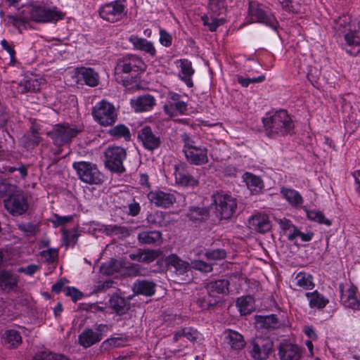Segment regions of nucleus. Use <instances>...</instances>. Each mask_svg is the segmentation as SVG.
I'll return each mask as SVG.
<instances>
[{"instance_id":"9d476101","label":"nucleus","mask_w":360,"mask_h":360,"mask_svg":"<svg viewBox=\"0 0 360 360\" xmlns=\"http://www.w3.org/2000/svg\"><path fill=\"white\" fill-rule=\"evenodd\" d=\"M94 119L102 126H110L117 119V113L114 106L105 101H101L93 110Z\"/></svg>"},{"instance_id":"c85d7f7f","label":"nucleus","mask_w":360,"mask_h":360,"mask_svg":"<svg viewBox=\"0 0 360 360\" xmlns=\"http://www.w3.org/2000/svg\"><path fill=\"white\" fill-rule=\"evenodd\" d=\"M78 340L83 347L88 348L100 342L101 335L92 329L86 328L79 335Z\"/></svg>"},{"instance_id":"c03bdc74","label":"nucleus","mask_w":360,"mask_h":360,"mask_svg":"<svg viewBox=\"0 0 360 360\" xmlns=\"http://www.w3.org/2000/svg\"><path fill=\"white\" fill-rule=\"evenodd\" d=\"M217 17L218 16H214L212 15H210V17H209L208 15H204L201 17V20L203 25L207 26L210 32H214L219 26L224 25L225 22L224 18H217Z\"/></svg>"},{"instance_id":"6e6552de","label":"nucleus","mask_w":360,"mask_h":360,"mask_svg":"<svg viewBox=\"0 0 360 360\" xmlns=\"http://www.w3.org/2000/svg\"><path fill=\"white\" fill-rule=\"evenodd\" d=\"M27 12L30 19L37 22H51L62 18L60 12L56 7L46 8L39 5L30 4L27 7Z\"/></svg>"},{"instance_id":"338daca9","label":"nucleus","mask_w":360,"mask_h":360,"mask_svg":"<svg viewBox=\"0 0 360 360\" xmlns=\"http://www.w3.org/2000/svg\"><path fill=\"white\" fill-rule=\"evenodd\" d=\"M65 293L70 296L74 302H77L82 298V293L75 288L68 287L65 289Z\"/></svg>"},{"instance_id":"37998d69","label":"nucleus","mask_w":360,"mask_h":360,"mask_svg":"<svg viewBox=\"0 0 360 360\" xmlns=\"http://www.w3.org/2000/svg\"><path fill=\"white\" fill-rule=\"evenodd\" d=\"M231 348L236 350L241 349L245 346V341L242 335L238 332L229 330L226 337Z\"/></svg>"},{"instance_id":"79ce46f5","label":"nucleus","mask_w":360,"mask_h":360,"mask_svg":"<svg viewBox=\"0 0 360 360\" xmlns=\"http://www.w3.org/2000/svg\"><path fill=\"white\" fill-rule=\"evenodd\" d=\"M208 14L219 16L226 11L225 0H209Z\"/></svg>"},{"instance_id":"a878e982","label":"nucleus","mask_w":360,"mask_h":360,"mask_svg":"<svg viewBox=\"0 0 360 360\" xmlns=\"http://www.w3.org/2000/svg\"><path fill=\"white\" fill-rule=\"evenodd\" d=\"M155 283L147 280H137L132 286V290L136 295L152 296L155 292Z\"/></svg>"},{"instance_id":"e2e57ef3","label":"nucleus","mask_w":360,"mask_h":360,"mask_svg":"<svg viewBox=\"0 0 360 360\" xmlns=\"http://www.w3.org/2000/svg\"><path fill=\"white\" fill-rule=\"evenodd\" d=\"M182 334L184 337L191 342L196 341L200 335L196 329L191 327L184 328Z\"/></svg>"},{"instance_id":"72a5a7b5","label":"nucleus","mask_w":360,"mask_h":360,"mask_svg":"<svg viewBox=\"0 0 360 360\" xmlns=\"http://www.w3.org/2000/svg\"><path fill=\"white\" fill-rule=\"evenodd\" d=\"M163 109L167 115L172 117L178 114L184 113L187 110V105L182 100L177 102H167L164 105Z\"/></svg>"},{"instance_id":"cd10ccee","label":"nucleus","mask_w":360,"mask_h":360,"mask_svg":"<svg viewBox=\"0 0 360 360\" xmlns=\"http://www.w3.org/2000/svg\"><path fill=\"white\" fill-rule=\"evenodd\" d=\"M110 307L117 314H125L130 308V304L124 297L113 295L109 300Z\"/></svg>"},{"instance_id":"680f3d73","label":"nucleus","mask_w":360,"mask_h":360,"mask_svg":"<svg viewBox=\"0 0 360 360\" xmlns=\"http://www.w3.org/2000/svg\"><path fill=\"white\" fill-rule=\"evenodd\" d=\"M159 256L158 252L155 250L144 249L142 252L143 263H150L155 261Z\"/></svg>"},{"instance_id":"dca6fc26","label":"nucleus","mask_w":360,"mask_h":360,"mask_svg":"<svg viewBox=\"0 0 360 360\" xmlns=\"http://www.w3.org/2000/svg\"><path fill=\"white\" fill-rule=\"evenodd\" d=\"M174 177L176 183L181 186H195L198 184L196 178L191 175L188 167L185 163H178L174 165Z\"/></svg>"},{"instance_id":"3c124183","label":"nucleus","mask_w":360,"mask_h":360,"mask_svg":"<svg viewBox=\"0 0 360 360\" xmlns=\"http://www.w3.org/2000/svg\"><path fill=\"white\" fill-rule=\"evenodd\" d=\"M63 239L66 246H74L79 237V234L76 229L62 230Z\"/></svg>"},{"instance_id":"58836bf2","label":"nucleus","mask_w":360,"mask_h":360,"mask_svg":"<svg viewBox=\"0 0 360 360\" xmlns=\"http://www.w3.org/2000/svg\"><path fill=\"white\" fill-rule=\"evenodd\" d=\"M334 29L339 34H345L352 30L351 17L347 15H343L334 20Z\"/></svg>"},{"instance_id":"8fccbe9b","label":"nucleus","mask_w":360,"mask_h":360,"mask_svg":"<svg viewBox=\"0 0 360 360\" xmlns=\"http://www.w3.org/2000/svg\"><path fill=\"white\" fill-rule=\"evenodd\" d=\"M282 8L289 13H300L301 4L299 0H278Z\"/></svg>"},{"instance_id":"c756f323","label":"nucleus","mask_w":360,"mask_h":360,"mask_svg":"<svg viewBox=\"0 0 360 360\" xmlns=\"http://www.w3.org/2000/svg\"><path fill=\"white\" fill-rule=\"evenodd\" d=\"M243 177L252 194H257L263 189L264 184L259 176L250 172H245Z\"/></svg>"},{"instance_id":"39448f33","label":"nucleus","mask_w":360,"mask_h":360,"mask_svg":"<svg viewBox=\"0 0 360 360\" xmlns=\"http://www.w3.org/2000/svg\"><path fill=\"white\" fill-rule=\"evenodd\" d=\"M340 302L345 308L360 311V294L352 283L339 284Z\"/></svg>"},{"instance_id":"774afa93","label":"nucleus","mask_w":360,"mask_h":360,"mask_svg":"<svg viewBox=\"0 0 360 360\" xmlns=\"http://www.w3.org/2000/svg\"><path fill=\"white\" fill-rule=\"evenodd\" d=\"M1 45L2 48L8 53L11 58V62L15 61V51L13 46L10 45L8 41L6 39H2L1 41Z\"/></svg>"},{"instance_id":"6e6d98bb","label":"nucleus","mask_w":360,"mask_h":360,"mask_svg":"<svg viewBox=\"0 0 360 360\" xmlns=\"http://www.w3.org/2000/svg\"><path fill=\"white\" fill-rule=\"evenodd\" d=\"M105 231L109 234L119 237H126L129 235V231L126 227L117 225H109L106 227Z\"/></svg>"},{"instance_id":"c9c22d12","label":"nucleus","mask_w":360,"mask_h":360,"mask_svg":"<svg viewBox=\"0 0 360 360\" xmlns=\"http://www.w3.org/2000/svg\"><path fill=\"white\" fill-rule=\"evenodd\" d=\"M281 193L292 206L297 207L303 203L302 195L294 189L283 187L281 188Z\"/></svg>"},{"instance_id":"a19ab883","label":"nucleus","mask_w":360,"mask_h":360,"mask_svg":"<svg viewBox=\"0 0 360 360\" xmlns=\"http://www.w3.org/2000/svg\"><path fill=\"white\" fill-rule=\"evenodd\" d=\"M296 285L304 289L311 290L314 288L313 276L305 272H300L297 274L295 278Z\"/></svg>"},{"instance_id":"69168bd1","label":"nucleus","mask_w":360,"mask_h":360,"mask_svg":"<svg viewBox=\"0 0 360 360\" xmlns=\"http://www.w3.org/2000/svg\"><path fill=\"white\" fill-rule=\"evenodd\" d=\"M172 38L170 34L166 30L161 29L160 30V43L165 46L169 47L172 45Z\"/></svg>"},{"instance_id":"052dcab7","label":"nucleus","mask_w":360,"mask_h":360,"mask_svg":"<svg viewBox=\"0 0 360 360\" xmlns=\"http://www.w3.org/2000/svg\"><path fill=\"white\" fill-rule=\"evenodd\" d=\"M18 228L27 237L34 236L37 233V226L32 223L18 224Z\"/></svg>"},{"instance_id":"09e8293b","label":"nucleus","mask_w":360,"mask_h":360,"mask_svg":"<svg viewBox=\"0 0 360 360\" xmlns=\"http://www.w3.org/2000/svg\"><path fill=\"white\" fill-rule=\"evenodd\" d=\"M110 136L115 138H124L126 141L130 139L129 129L124 124H118L109 130Z\"/></svg>"},{"instance_id":"ddd939ff","label":"nucleus","mask_w":360,"mask_h":360,"mask_svg":"<svg viewBox=\"0 0 360 360\" xmlns=\"http://www.w3.org/2000/svg\"><path fill=\"white\" fill-rule=\"evenodd\" d=\"M125 6L119 0L105 4L99 8V15L103 20L115 22L120 20L125 15Z\"/></svg>"},{"instance_id":"2f4dec72","label":"nucleus","mask_w":360,"mask_h":360,"mask_svg":"<svg viewBox=\"0 0 360 360\" xmlns=\"http://www.w3.org/2000/svg\"><path fill=\"white\" fill-rule=\"evenodd\" d=\"M305 295L309 301V305L311 308L322 309L329 302L328 299L319 293L317 290H314L311 292H307Z\"/></svg>"},{"instance_id":"e433bc0d","label":"nucleus","mask_w":360,"mask_h":360,"mask_svg":"<svg viewBox=\"0 0 360 360\" xmlns=\"http://www.w3.org/2000/svg\"><path fill=\"white\" fill-rule=\"evenodd\" d=\"M236 306L242 315L250 314L255 309V300L251 296L238 297Z\"/></svg>"},{"instance_id":"4be33fe9","label":"nucleus","mask_w":360,"mask_h":360,"mask_svg":"<svg viewBox=\"0 0 360 360\" xmlns=\"http://www.w3.org/2000/svg\"><path fill=\"white\" fill-rule=\"evenodd\" d=\"M129 41L133 44L135 50L144 52L153 58L155 56L156 50L153 43L148 41L146 39L133 34L129 37Z\"/></svg>"},{"instance_id":"aec40b11","label":"nucleus","mask_w":360,"mask_h":360,"mask_svg":"<svg viewBox=\"0 0 360 360\" xmlns=\"http://www.w3.org/2000/svg\"><path fill=\"white\" fill-rule=\"evenodd\" d=\"M249 228L255 232L264 233L271 229V223L267 215L258 214L253 215L248 221Z\"/></svg>"},{"instance_id":"4d7b16f0","label":"nucleus","mask_w":360,"mask_h":360,"mask_svg":"<svg viewBox=\"0 0 360 360\" xmlns=\"http://www.w3.org/2000/svg\"><path fill=\"white\" fill-rule=\"evenodd\" d=\"M191 269L202 273H210L213 270L212 265L211 264L200 259L192 261L191 263Z\"/></svg>"},{"instance_id":"f257e3e1","label":"nucleus","mask_w":360,"mask_h":360,"mask_svg":"<svg viewBox=\"0 0 360 360\" xmlns=\"http://www.w3.org/2000/svg\"><path fill=\"white\" fill-rule=\"evenodd\" d=\"M266 135L270 138L286 136L295 127L293 121L286 110H271L262 117Z\"/></svg>"},{"instance_id":"0e129e2a","label":"nucleus","mask_w":360,"mask_h":360,"mask_svg":"<svg viewBox=\"0 0 360 360\" xmlns=\"http://www.w3.org/2000/svg\"><path fill=\"white\" fill-rule=\"evenodd\" d=\"M41 257L49 263H53L58 257V251L56 249H48L41 252Z\"/></svg>"},{"instance_id":"a211bd4d","label":"nucleus","mask_w":360,"mask_h":360,"mask_svg":"<svg viewBox=\"0 0 360 360\" xmlns=\"http://www.w3.org/2000/svg\"><path fill=\"white\" fill-rule=\"evenodd\" d=\"M278 355L281 360H300L302 355V349L295 344L282 342L279 345Z\"/></svg>"},{"instance_id":"9b49d317","label":"nucleus","mask_w":360,"mask_h":360,"mask_svg":"<svg viewBox=\"0 0 360 360\" xmlns=\"http://www.w3.org/2000/svg\"><path fill=\"white\" fill-rule=\"evenodd\" d=\"M146 69L143 59L135 54H127L117 60V70L124 73L143 72Z\"/></svg>"},{"instance_id":"7ed1b4c3","label":"nucleus","mask_w":360,"mask_h":360,"mask_svg":"<svg viewBox=\"0 0 360 360\" xmlns=\"http://www.w3.org/2000/svg\"><path fill=\"white\" fill-rule=\"evenodd\" d=\"M184 146L183 151L188 162L195 165H201L208 162L207 149L203 146H196L187 134L181 135Z\"/></svg>"},{"instance_id":"5fc2aeb1","label":"nucleus","mask_w":360,"mask_h":360,"mask_svg":"<svg viewBox=\"0 0 360 360\" xmlns=\"http://www.w3.org/2000/svg\"><path fill=\"white\" fill-rule=\"evenodd\" d=\"M165 213L163 212L158 211L154 214H150L147 217L148 222L152 225L159 226H166L165 221Z\"/></svg>"},{"instance_id":"473e14b6","label":"nucleus","mask_w":360,"mask_h":360,"mask_svg":"<svg viewBox=\"0 0 360 360\" xmlns=\"http://www.w3.org/2000/svg\"><path fill=\"white\" fill-rule=\"evenodd\" d=\"M257 323L260 328L267 330H274L281 326V323L275 314L259 316L257 318Z\"/></svg>"},{"instance_id":"5701e85b","label":"nucleus","mask_w":360,"mask_h":360,"mask_svg":"<svg viewBox=\"0 0 360 360\" xmlns=\"http://www.w3.org/2000/svg\"><path fill=\"white\" fill-rule=\"evenodd\" d=\"M229 284L228 280L219 279L207 283L205 285V288L207 293L218 299L220 295H225L229 294Z\"/></svg>"},{"instance_id":"393cba45","label":"nucleus","mask_w":360,"mask_h":360,"mask_svg":"<svg viewBox=\"0 0 360 360\" xmlns=\"http://www.w3.org/2000/svg\"><path fill=\"white\" fill-rule=\"evenodd\" d=\"M137 240L143 245H160L162 242V235L159 231H146L139 233Z\"/></svg>"},{"instance_id":"603ef678","label":"nucleus","mask_w":360,"mask_h":360,"mask_svg":"<svg viewBox=\"0 0 360 360\" xmlns=\"http://www.w3.org/2000/svg\"><path fill=\"white\" fill-rule=\"evenodd\" d=\"M32 360H69L65 356L49 352H42L35 354Z\"/></svg>"},{"instance_id":"f8f14e48","label":"nucleus","mask_w":360,"mask_h":360,"mask_svg":"<svg viewBox=\"0 0 360 360\" xmlns=\"http://www.w3.org/2000/svg\"><path fill=\"white\" fill-rule=\"evenodd\" d=\"M250 345V354L254 360H266L273 351L274 342L268 338L257 337Z\"/></svg>"},{"instance_id":"f704fd0d","label":"nucleus","mask_w":360,"mask_h":360,"mask_svg":"<svg viewBox=\"0 0 360 360\" xmlns=\"http://www.w3.org/2000/svg\"><path fill=\"white\" fill-rule=\"evenodd\" d=\"M3 343L8 348H16L22 342V338L19 332L15 330H6L3 336Z\"/></svg>"},{"instance_id":"f3484780","label":"nucleus","mask_w":360,"mask_h":360,"mask_svg":"<svg viewBox=\"0 0 360 360\" xmlns=\"http://www.w3.org/2000/svg\"><path fill=\"white\" fill-rule=\"evenodd\" d=\"M77 80L90 87H96L99 84L98 73L91 68L80 67L76 69Z\"/></svg>"},{"instance_id":"423d86ee","label":"nucleus","mask_w":360,"mask_h":360,"mask_svg":"<svg viewBox=\"0 0 360 360\" xmlns=\"http://www.w3.org/2000/svg\"><path fill=\"white\" fill-rule=\"evenodd\" d=\"M4 205L7 212L13 217L22 216L29 209L27 198L22 191L9 194L4 200Z\"/></svg>"},{"instance_id":"f03ea898","label":"nucleus","mask_w":360,"mask_h":360,"mask_svg":"<svg viewBox=\"0 0 360 360\" xmlns=\"http://www.w3.org/2000/svg\"><path fill=\"white\" fill-rule=\"evenodd\" d=\"M81 131L76 126L68 123L55 124L52 129L46 133L54 146L62 147L71 143L73 138Z\"/></svg>"},{"instance_id":"ea45409f","label":"nucleus","mask_w":360,"mask_h":360,"mask_svg":"<svg viewBox=\"0 0 360 360\" xmlns=\"http://www.w3.org/2000/svg\"><path fill=\"white\" fill-rule=\"evenodd\" d=\"M194 73L192 68L191 63L187 60H184L181 62V72L180 77L186 84L187 87L191 88L193 84L191 79V76Z\"/></svg>"},{"instance_id":"864d4df0","label":"nucleus","mask_w":360,"mask_h":360,"mask_svg":"<svg viewBox=\"0 0 360 360\" xmlns=\"http://www.w3.org/2000/svg\"><path fill=\"white\" fill-rule=\"evenodd\" d=\"M265 79V76L264 75H261L256 77H243V76H237V82L241 85L242 87L246 88L249 87L250 84H255L257 83H261L264 82Z\"/></svg>"},{"instance_id":"2eb2a0df","label":"nucleus","mask_w":360,"mask_h":360,"mask_svg":"<svg viewBox=\"0 0 360 360\" xmlns=\"http://www.w3.org/2000/svg\"><path fill=\"white\" fill-rule=\"evenodd\" d=\"M138 139L146 149L150 151L159 148L161 143L160 136L149 126H145L139 131Z\"/></svg>"},{"instance_id":"6ab92c4d","label":"nucleus","mask_w":360,"mask_h":360,"mask_svg":"<svg viewBox=\"0 0 360 360\" xmlns=\"http://www.w3.org/2000/svg\"><path fill=\"white\" fill-rule=\"evenodd\" d=\"M149 200L158 207L168 208L176 201L174 193L162 191H151L148 194Z\"/></svg>"},{"instance_id":"0eeeda50","label":"nucleus","mask_w":360,"mask_h":360,"mask_svg":"<svg viewBox=\"0 0 360 360\" xmlns=\"http://www.w3.org/2000/svg\"><path fill=\"white\" fill-rule=\"evenodd\" d=\"M126 158L124 148L119 146L108 147L105 151V167L113 172L123 173L125 172L123 162Z\"/></svg>"},{"instance_id":"a18cd8bd","label":"nucleus","mask_w":360,"mask_h":360,"mask_svg":"<svg viewBox=\"0 0 360 360\" xmlns=\"http://www.w3.org/2000/svg\"><path fill=\"white\" fill-rule=\"evenodd\" d=\"M218 302V299L211 296L209 293L207 295L198 298L195 301L197 305L202 310H208L214 307Z\"/></svg>"},{"instance_id":"7c9ffc66","label":"nucleus","mask_w":360,"mask_h":360,"mask_svg":"<svg viewBox=\"0 0 360 360\" xmlns=\"http://www.w3.org/2000/svg\"><path fill=\"white\" fill-rule=\"evenodd\" d=\"M167 263L174 267L176 273L179 275H183L191 269L190 263L182 260L174 254L167 257Z\"/></svg>"},{"instance_id":"412c9836","label":"nucleus","mask_w":360,"mask_h":360,"mask_svg":"<svg viewBox=\"0 0 360 360\" xmlns=\"http://www.w3.org/2000/svg\"><path fill=\"white\" fill-rule=\"evenodd\" d=\"M344 37L346 52L351 56L358 55L360 53V30H350Z\"/></svg>"},{"instance_id":"49530a36","label":"nucleus","mask_w":360,"mask_h":360,"mask_svg":"<svg viewBox=\"0 0 360 360\" xmlns=\"http://www.w3.org/2000/svg\"><path fill=\"white\" fill-rule=\"evenodd\" d=\"M121 267V262L116 259H111L101 265V271L105 275H112L115 273L119 272Z\"/></svg>"},{"instance_id":"bf43d9fd","label":"nucleus","mask_w":360,"mask_h":360,"mask_svg":"<svg viewBox=\"0 0 360 360\" xmlns=\"http://www.w3.org/2000/svg\"><path fill=\"white\" fill-rule=\"evenodd\" d=\"M205 256L209 260H221L226 258V252L224 249L209 250Z\"/></svg>"},{"instance_id":"20e7f679","label":"nucleus","mask_w":360,"mask_h":360,"mask_svg":"<svg viewBox=\"0 0 360 360\" xmlns=\"http://www.w3.org/2000/svg\"><path fill=\"white\" fill-rule=\"evenodd\" d=\"M73 169L76 171L79 179L87 184H100L103 181L102 174L96 165L89 162H75Z\"/></svg>"},{"instance_id":"4c0bfd02","label":"nucleus","mask_w":360,"mask_h":360,"mask_svg":"<svg viewBox=\"0 0 360 360\" xmlns=\"http://www.w3.org/2000/svg\"><path fill=\"white\" fill-rule=\"evenodd\" d=\"M17 285L15 276L8 271H0V288L11 290Z\"/></svg>"},{"instance_id":"4468645a","label":"nucleus","mask_w":360,"mask_h":360,"mask_svg":"<svg viewBox=\"0 0 360 360\" xmlns=\"http://www.w3.org/2000/svg\"><path fill=\"white\" fill-rule=\"evenodd\" d=\"M248 11L250 15L255 21L263 23L277 31L278 22L275 16L271 13L264 11L257 2H250Z\"/></svg>"},{"instance_id":"b1692460","label":"nucleus","mask_w":360,"mask_h":360,"mask_svg":"<svg viewBox=\"0 0 360 360\" xmlns=\"http://www.w3.org/2000/svg\"><path fill=\"white\" fill-rule=\"evenodd\" d=\"M155 101L153 96L146 94L131 100V105L135 112L150 110L155 105Z\"/></svg>"},{"instance_id":"1a4fd4ad","label":"nucleus","mask_w":360,"mask_h":360,"mask_svg":"<svg viewBox=\"0 0 360 360\" xmlns=\"http://www.w3.org/2000/svg\"><path fill=\"white\" fill-rule=\"evenodd\" d=\"M215 209L219 213L221 219H229L237 208L236 200L231 195L223 192L212 195Z\"/></svg>"},{"instance_id":"13d9d810","label":"nucleus","mask_w":360,"mask_h":360,"mask_svg":"<svg viewBox=\"0 0 360 360\" xmlns=\"http://www.w3.org/2000/svg\"><path fill=\"white\" fill-rule=\"evenodd\" d=\"M127 274L129 276H146V269L137 264H131L126 266Z\"/></svg>"},{"instance_id":"bb28decb","label":"nucleus","mask_w":360,"mask_h":360,"mask_svg":"<svg viewBox=\"0 0 360 360\" xmlns=\"http://www.w3.org/2000/svg\"><path fill=\"white\" fill-rule=\"evenodd\" d=\"M41 141V137L34 126H32L22 137L21 141L27 150L37 147Z\"/></svg>"},{"instance_id":"de8ad7c7","label":"nucleus","mask_w":360,"mask_h":360,"mask_svg":"<svg viewBox=\"0 0 360 360\" xmlns=\"http://www.w3.org/2000/svg\"><path fill=\"white\" fill-rule=\"evenodd\" d=\"M208 210L205 207H192L189 209L188 217L191 221L204 220L208 217Z\"/></svg>"}]
</instances>
